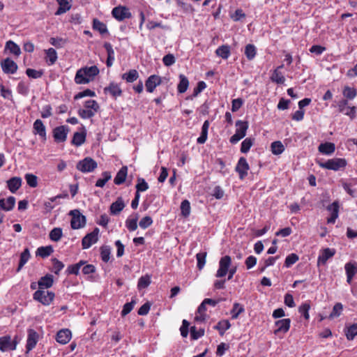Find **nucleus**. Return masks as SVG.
I'll return each instance as SVG.
<instances>
[{"instance_id": "4c0bfd02", "label": "nucleus", "mask_w": 357, "mask_h": 357, "mask_svg": "<svg viewBox=\"0 0 357 357\" xmlns=\"http://www.w3.org/2000/svg\"><path fill=\"white\" fill-rule=\"evenodd\" d=\"M5 50H8L11 54H13L15 56H19L21 54V50L19 45H17L12 40H8L6 42Z\"/></svg>"}, {"instance_id": "a878e982", "label": "nucleus", "mask_w": 357, "mask_h": 357, "mask_svg": "<svg viewBox=\"0 0 357 357\" xmlns=\"http://www.w3.org/2000/svg\"><path fill=\"white\" fill-rule=\"evenodd\" d=\"M128 175V167L127 166H123L119 171L117 172L114 183L116 185H121L126 181Z\"/></svg>"}, {"instance_id": "4be33fe9", "label": "nucleus", "mask_w": 357, "mask_h": 357, "mask_svg": "<svg viewBox=\"0 0 357 357\" xmlns=\"http://www.w3.org/2000/svg\"><path fill=\"white\" fill-rule=\"evenodd\" d=\"M105 93H109L112 97L116 98L122 95V90L120 85L115 82H110L109 84L104 89Z\"/></svg>"}, {"instance_id": "f257e3e1", "label": "nucleus", "mask_w": 357, "mask_h": 357, "mask_svg": "<svg viewBox=\"0 0 357 357\" xmlns=\"http://www.w3.org/2000/svg\"><path fill=\"white\" fill-rule=\"evenodd\" d=\"M99 69L96 66H85L79 68L76 72L75 82L77 84H86L93 81L99 74Z\"/></svg>"}, {"instance_id": "1a4fd4ad", "label": "nucleus", "mask_w": 357, "mask_h": 357, "mask_svg": "<svg viewBox=\"0 0 357 357\" xmlns=\"http://www.w3.org/2000/svg\"><path fill=\"white\" fill-rule=\"evenodd\" d=\"M99 229L96 227L91 232L87 234L82 240L83 249L89 248L93 244L98 241Z\"/></svg>"}, {"instance_id": "a18cd8bd", "label": "nucleus", "mask_w": 357, "mask_h": 357, "mask_svg": "<svg viewBox=\"0 0 357 357\" xmlns=\"http://www.w3.org/2000/svg\"><path fill=\"white\" fill-rule=\"evenodd\" d=\"M271 80L273 82H275L277 84H283L284 82H285V77H284V75L282 74L281 72H280V70H278V68H276L271 77Z\"/></svg>"}, {"instance_id": "13d9d810", "label": "nucleus", "mask_w": 357, "mask_h": 357, "mask_svg": "<svg viewBox=\"0 0 357 357\" xmlns=\"http://www.w3.org/2000/svg\"><path fill=\"white\" fill-rule=\"evenodd\" d=\"M310 309V305L309 303H303L298 307L299 313L304 317L306 320H308L310 318L309 310Z\"/></svg>"}, {"instance_id": "3c124183", "label": "nucleus", "mask_w": 357, "mask_h": 357, "mask_svg": "<svg viewBox=\"0 0 357 357\" xmlns=\"http://www.w3.org/2000/svg\"><path fill=\"white\" fill-rule=\"evenodd\" d=\"M347 340H352L357 335V324H354L347 328L345 332Z\"/></svg>"}, {"instance_id": "412c9836", "label": "nucleus", "mask_w": 357, "mask_h": 357, "mask_svg": "<svg viewBox=\"0 0 357 357\" xmlns=\"http://www.w3.org/2000/svg\"><path fill=\"white\" fill-rule=\"evenodd\" d=\"M54 283V277L52 275L47 274L45 276L40 278L38 282V290H45L52 287Z\"/></svg>"}, {"instance_id": "bf43d9fd", "label": "nucleus", "mask_w": 357, "mask_h": 357, "mask_svg": "<svg viewBox=\"0 0 357 357\" xmlns=\"http://www.w3.org/2000/svg\"><path fill=\"white\" fill-rule=\"evenodd\" d=\"M181 211L183 216L185 218L189 216L190 213V204L188 200L185 199L181 202Z\"/></svg>"}, {"instance_id": "7ed1b4c3", "label": "nucleus", "mask_w": 357, "mask_h": 357, "mask_svg": "<svg viewBox=\"0 0 357 357\" xmlns=\"http://www.w3.org/2000/svg\"><path fill=\"white\" fill-rule=\"evenodd\" d=\"M54 298L55 294L53 291L47 290H36L33 294V300L43 305H50Z\"/></svg>"}, {"instance_id": "393cba45", "label": "nucleus", "mask_w": 357, "mask_h": 357, "mask_svg": "<svg viewBox=\"0 0 357 357\" xmlns=\"http://www.w3.org/2000/svg\"><path fill=\"white\" fill-rule=\"evenodd\" d=\"M125 207V204L122 197H118L116 201L113 202L110 206V213L112 215L119 214Z\"/></svg>"}, {"instance_id": "20e7f679", "label": "nucleus", "mask_w": 357, "mask_h": 357, "mask_svg": "<svg viewBox=\"0 0 357 357\" xmlns=\"http://www.w3.org/2000/svg\"><path fill=\"white\" fill-rule=\"evenodd\" d=\"M235 126L236 127V132L230 137L229 139V142L231 144H236L245 136L248 128V121L238 120L236 122Z\"/></svg>"}, {"instance_id": "49530a36", "label": "nucleus", "mask_w": 357, "mask_h": 357, "mask_svg": "<svg viewBox=\"0 0 357 357\" xmlns=\"http://www.w3.org/2000/svg\"><path fill=\"white\" fill-rule=\"evenodd\" d=\"M102 178L97 180L96 183V186L98 188H103L106 183L111 179L112 176L109 172H104L102 173Z\"/></svg>"}, {"instance_id": "79ce46f5", "label": "nucleus", "mask_w": 357, "mask_h": 357, "mask_svg": "<svg viewBox=\"0 0 357 357\" xmlns=\"http://www.w3.org/2000/svg\"><path fill=\"white\" fill-rule=\"evenodd\" d=\"M85 263L86 261H80L79 262L75 264L70 265L67 268L66 272L68 273V274H73L77 275L79 273V269L81 266H82Z\"/></svg>"}, {"instance_id": "c85d7f7f", "label": "nucleus", "mask_w": 357, "mask_h": 357, "mask_svg": "<svg viewBox=\"0 0 357 357\" xmlns=\"http://www.w3.org/2000/svg\"><path fill=\"white\" fill-rule=\"evenodd\" d=\"M139 73L135 69H131L128 72L122 74L121 78L128 83H132L139 78Z\"/></svg>"}, {"instance_id": "69168bd1", "label": "nucleus", "mask_w": 357, "mask_h": 357, "mask_svg": "<svg viewBox=\"0 0 357 357\" xmlns=\"http://www.w3.org/2000/svg\"><path fill=\"white\" fill-rule=\"evenodd\" d=\"M110 253V248L108 246H102L100 248V257L104 262L109 261Z\"/></svg>"}, {"instance_id": "c756f323", "label": "nucleus", "mask_w": 357, "mask_h": 357, "mask_svg": "<svg viewBox=\"0 0 357 357\" xmlns=\"http://www.w3.org/2000/svg\"><path fill=\"white\" fill-rule=\"evenodd\" d=\"M104 47L107 53V59L106 61V65L107 67H111L114 61V51L112 48V45L109 43H105Z\"/></svg>"}, {"instance_id": "4468645a", "label": "nucleus", "mask_w": 357, "mask_h": 357, "mask_svg": "<svg viewBox=\"0 0 357 357\" xmlns=\"http://www.w3.org/2000/svg\"><path fill=\"white\" fill-rule=\"evenodd\" d=\"M1 66L3 73L6 74H14L18 68L17 63L9 58L2 60L1 61Z\"/></svg>"}, {"instance_id": "58836bf2", "label": "nucleus", "mask_w": 357, "mask_h": 357, "mask_svg": "<svg viewBox=\"0 0 357 357\" xmlns=\"http://www.w3.org/2000/svg\"><path fill=\"white\" fill-rule=\"evenodd\" d=\"M54 252L53 248L51 245L42 246L37 249L36 255L41 257L42 258H46L49 257Z\"/></svg>"}, {"instance_id": "ddd939ff", "label": "nucleus", "mask_w": 357, "mask_h": 357, "mask_svg": "<svg viewBox=\"0 0 357 357\" xmlns=\"http://www.w3.org/2000/svg\"><path fill=\"white\" fill-rule=\"evenodd\" d=\"M291 320L289 318L282 319L275 321L274 334L278 335L280 333H286L290 328Z\"/></svg>"}, {"instance_id": "0eeeda50", "label": "nucleus", "mask_w": 357, "mask_h": 357, "mask_svg": "<svg viewBox=\"0 0 357 357\" xmlns=\"http://www.w3.org/2000/svg\"><path fill=\"white\" fill-rule=\"evenodd\" d=\"M97 162L91 158L87 157L79 161L76 165L78 170L82 172H91L97 168Z\"/></svg>"}, {"instance_id": "4d7b16f0", "label": "nucleus", "mask_w": 357, "mask_h": 357, "mask_svg": "<svg viewBox=\"0 0 357 357\" xmlns=\"http://www.w3.org/2000/svg\"><path fill=\"white\" fill-rule=\"evenodd\" d=\"M84 106V109L94 111V113H96L100 108L98 103L95 100H86Z\"/></svg>"}, {"instance_id": "2eb2a0df", "label": "nucleus", "mask_w": 357, "mask_h": 357, "mask_svg": "<svg viewBox=\"0 0 357 357\" xmlns=\"http://www.w3.org/2000/svg\"><path fill=\"white\" fill-rule=\"evenodd\" d=\"M33 132L34 135H38L43 141L47 139L46 128L40 119H37L33 123Z\"/></svg>"}, {"instance_id": "7c9ffc66", "label": "nucleus", "mask_w": 357, "mask_h": 357, "mask_svg": "<svg viewBox=\"0 0 357 357\" xmlns=\"http://www.w3.org/2000/svg\"><path fill=\"white\" fill-rule=\"evenodd\" d=\"M31 257L30 252L29 248H25L20 255V259L18 266L17 268V272H20L26 263L29 260Z\"/></svg>"}, {"instance_id": "e433bc0d", "label": "nucleus", "mask_w": 357, "mask_h": 357, "mask_svg": "<svg viewBox=\"0 0 357 357\" xmlns=\"http://www.w3.org/2000/svg\"><path fill=\"white\" fill-rule=\"evenodd\" d=\"M231 327V324L229 320L223 319L220 321L217 325L214 326V328L219 331L221 336L224 335L225 331Z\"/></svg>"}, {"instance_id": "aec40b11", "label": "nucleus", "mask_w": 357, "mask_h": 357, "mask_svg": "<svg viewBox=\"0 0 357 357\" xmlns=\"http://www.w3.org/2000/svg\"><path fill=\"white\" fill-rule=\"evenodd\" d=\"M339 203L335 201L327 207V210L331 212V217L327 219L328 224H333L338 218L339 214Z\"/></svg>"}, {"instance_id": "bb28decb", "label": "nucleus", "mask_w": 357, "mask_h": 357, "mask_svg": "<svg viewBox=\"0 0 357 357\" xmlns=\"http://www.w3.org/2000/svg\"><path fill=\"white\" fill-rule=\"evenodd\" d=\"M57 2L59 6L55 13L56 15L63 14L71 8V0H57Z\"/></svg>"}, {"instance_id": "f3484780", "label": "nucleus", "mask_w": 357, "mask_h": 357, "mask_svg": "<svg viewBox=\"0 0 357 357\" xmlns=\"http://www.w3.org/2000/svg\"><path fill=\"white\" fill-rule=\"evenodd\" d=\"M335 254V249H331L329 248H325L321 251L320 255L318 257L317 259V265L319 266L321 264L324 265L326 264L327 261L333 257Z\"/></svg>"}, {"instance_id": "473e14b6", "label": "nucleus", "mask_w": 357, "mask_h": 357, "mask_svg": "<svg viewBox=\"0 0 357 357\" xmlns=\"http://www.w3.org/2000/svg\"><path fill=\"white\" fill-rule=\"evenodd\" d=\"M45 60L49 66L53 65L57 60V53L54 48H49L45 50Z\"/></svg>"}, {"instance_id": "5fc2aeb1", "label": "nucleus", "mask_w": 357, "mask_h": 357, "mask_svg": "<svg viewBox=\"0 0 357 357\" xmlns=\"http://www.w3.org/2000/svg\"><path fill=\"white\" fill-rule=\"evenodd\" d=\"M62 236V229L59 227L54 228L50 233V238L54 242L59 241Z\"/></svg>"}, {"instance_id": "c03bdc74", "label": "nucleus", "mask_w": 357, "mask_h": 357, "mask_svg": "<svg viewBox=\"0 0 357 357\" xmlns=\"http://www.w3.org/2000/svg\"><path fill=\"white\" fill-rule=\"evenodd\" d=\"M271 148L274 155H280L284 151V146L280 141L273 142L271 145Z\"/></svg>"}, {"instance_id": "c9c22d12", "label": "nucleus", "mask_w": 357, "mask_h": 357, "mask_svg": "<svg viewBox=\"0 0 357 357\" xmlns=\"http://www.w3.org/2000/svg\"><path fill=\"white\" fill-rule=\"evenodd\" d=\"M319 151L326 155H330L335 151V146L333 143L326 142L319 146Z\"/></svg>"}, {"instance_id": "6e6d98bb", "label": "nucleus", "mask_w": 357, "mask_h": 357, "mask_svg": "<svg viewBox=\"0 0 357 357\" xmlns=\"http://www.w3.org/2000/svg\"><path fill=\"white\" fill-rule=\"evenodd\" d=\"M254 140L251 138L245 139L241 143V151L243 153H246L249 151L251 146L253 145Z\"/></svg>"}, {"instance_id": "ea45409f", "label": "nucleus", "mask_w": 357, "mask_h": 357, "mask_svg": "<svg viewBox=\"0 0 357 357\" xmlns=\"http://www.w3.org/2000/svg\"><path fill=\"white\" fill-rule=\"evenodd\" d=\"M93 29L99 31L100 34L106 33L108 31L106 24L100 22L98 19H93Z\"/></svg>"}, {"instance_id": "39448f33", "label": "nucleus", "mask_w": 357, "mask_h": 357, "mask_svg": "<svg viewBox=\"0 0 357 357\" xmlns=\"http://www.w3.org/2000/svg\"><path fill=\"white\" fill-rule=\"evenodd\" d=\"M69 215L72 216L70 226L73 229L82 228L86 225V217L83 215L78 209L70 211Z\"/></svg>"}, {"instance_id": "5701e85b", "label": "nucleus", "mask_w": 357, "mask_h": 357, "mask_svg": "<svg viewBox=\"0 0 357 357\" xmlns=\"http://www.w3.org/2000/svg\"><path fill=\"white\" fill-rule=\"evenodd\" d=\"M71 339V332L69 329L60 330L57 334L56 340L62 344H67Z\"/></svg>"}, {"instance_id": "6ab92c4d", "label": "nucleus", "mask_w": 357, "mask_h": 357, "mask_svg": "<svg viewBox=\"0 0 357 357\" xmlns=\"http://www.w3.org/2000/svg\"><path fill=\"white\" fill-rule=\"evenodd\" d=\"M249 169V165L245 158L241 157L237 163L236 167V171L238 173L239 177L243 179L248 174Z\"/></svg>"}, {"instance_id": "e2e57ef3", "label": "nucleus", "mask_w": 357, "mask_h": 357, "mask_svg": "<svg viewBox=\"0 0 357 357\" xmlns=\"http://www.w3.org/2000/svg\"><path fill=\"white\" fill-rule=\"evenodd\" d=\"M206 252H199L196 255L197 260V268L202 270L206 263Z\"/></svg>"}, {"instance_id": "a211bd4d", "label": "nucleus", "mask_w": 357, "mask_h": 357, "mask_svg": "<svg viewBox=\"0 0 357 357\" xmlns=\"http://www.w3.org/2000/svg\"><path fill=\"white\" fill-rule=\"evenodd\" d=\"M344 268L347 274V282L351 284L354 276L357 273V263L349 261L345 264Z\"/></svg>"}, {"instance_id": "680f3d73", "label": "nucleus", "mask_w": 357, "mask_h": 357, "mask_svg": "<svg viewBox=\"0 0 357 357\" xmlns=\"http://www.w3.org/2000/svg\"><path fill=\"white\" fill-rule=\"evenodd\" d=\"M151 283V278L148 275L142 276L138 281L137 287L139 289H145Z\"/></svg>"}, {"instance_id": "9d476101", "label": "nucleus", "mask_w": 357, "mask_h": 357, "mask_svg": "<svg viewBox=\"0 0 357 357\" xmlns=\"http://www.w3.org/2000/svg\"><path fill=\"white\" fill-rule=\"evenodd\" d=\"M112 16L118 21H123L132 17L129 9L125 6H117L112 11Z\"/></svg>"}, {"instance_id": "338daca9", "label": "nucleus", "mask_w": 357, "mask_h": 357, "mask_svg": "<svg viewBox=\"0 0 357 357\" xmlns=\"http://www.w3.org/2000/svg\"><path fill=\"white\" fill-rule=\"evenodd\" d=\"M342 310H343V305H342V303H337L333 306V310L331 312L330 316H329L330 318L339 317L341 314Z\"/></svg>"}, {"instance_id": "f03ea898", "label": "nucleus", "mask_w": 357, "mask_h": 357, "mask_svg": "<svg viewBox=\"0 0 357 357\" xmlns=\"http://www.w3.org/2000/svg\"><path fill=\"white\" fill-rule=\"evenodd\" d=\"M319 167L334 171H339L345 168L347 162L344 158H335L328 159L326 162H319Z\"/></svg>"}, {"instance_id": "de8ad7c7", "label": "nucleus", "mask_w": 357, "mask_h": 357, "mask_svg": "<svg viewBox=\"0 0 357 357\" xmlns=\"http://www.w3.org/2000/svg\"><path fill=\"white\" fill-rule=\"evenodd\" d=\"M245 310L244 307L238 303H235L233 305V308L231 310V318L236 319L238 317L239 314L243 312Z\"/></svg>"}, {"instance_id": "09e8293b", "label": "nucleus", "mask_w": 357, "mask_h": 357, "mask_svg": "<svg viewBox=\"0 0 357 357\" xmlns=\"http://www.w3.org/2000/svg\"><path fill=\"white\" fill-rule=\"evenodd\" d=\"M138 215L136 214L134 218H128L126 221V226L130 231H133L137 228Z\"/></svg>"}, {"instance_id": "774afa93", "label": "nucleus", "mask_w": 357, "mask_h": 357, "mask_svg": "<svg viewBox=\"0 0 357 357\" xmlns=\"http://www.w3.org/2000/svg\"><path fill=\"white\" fill-rule=\"evenodd\" d=\"M26 75L33 79H38L42 77L43 72L42 70H36L32 68H27L26 70Z\"/></svg>"}, {"instance_id": "b1692460", "label": "nucleus", "mask_w": 357, "mask_h": 357, "mask_svg": "<svg viewBox=\"0 0 357 357\" xmlns=\"http://www.w3.org/2000/svg\"><path fill=\"white\" fill-rule=\"evenodd\" d=\"M15 204V198L13 196L8 197L6 200L3 198L0 199V208L5 211H11Z\"/></svg>"}, {"instance_id": "8fccbe9b", "label": "nucleus", "mask_w": 357, "mask_h": 357, "mask_svg": "<svg viewBox=\"0 0 357 357\" xmlns=\"http://www.w3.org/2000/svg\"><path fill=\"white\" fill-rule=\"evenodd\" d=\"M342 93L347 99L352 100L356 96L357 91L354 88L347 86L344 88Z\"/></svg>"}, {"instance_id": "6e6552de", "label": "nucleus", "mask_w": 357, "mask_h": 357, "mask_svg": "<svg viewBox=\"0 0 357 357\" xmlns=\"http://www.w3.org/2000/svg\"><path fill=\"white\" fill-rule=\"evenodd\" d=\"M231 265V258L229 255H225L220 258L219 261V268L216 272V278H223L227 274Z\"/></svg>"}, {"instance_id": "0e129e2a", "label": "nucleus", "mask_w": 357, "mask_h": 357, "mask_svg": "<svg viewBox=\"0 0 357 357\" xmlns=\"http://www.w3.org/2000/svg\"><path fill=\"white\" fill-rule=\"evenodd\" d=\"M25 179L27 184L31 188H36L38 185V178L32 174H26Z\"/></svg>"}, {"instance_id": "f704fd0d", "label": "nucleus", "mask_w": 357, "mask_h": 357, "mask_svg": "<svg viewBox=\"0 0 357 357\" xmlns=\"http://www.w3.org/2000/svg\"><path fill=\"white\" fill-rule=\"evenodd\" d=\"M209 128V121L208 120L205 121L202 127V132L201 135L197 138V142L198 144H202L206 142L208 136V130Z\"/></svg>"}, {"instance_id": "f8f14e48", "label": "nucleus", "mask_w": 357, "mask_h": 357, "mask_svg": "<svg viewBox=\"0 0 357 357\" xmlns=\"http://www.w3.org/2000/svg\"><path fill=\"white\" fill-rule=\"evenodd\" d=\"M68 128L66 126L56 127L53 130V137L57 143L64 142L67 139Z\"/></svg>"}, {"instance_id": "a19ab883", "label": "nucleus", "mask_w": 357, "mask_h": 357, "mask_svg": "<svg viewBox=\"0 0 357 357\" xmlns=\"http://www.w3.org/2000/svg\"><path fill=\"white\" fill-rule=\"evenodd\" d=\"M215 53L218 56L227 59L230 55V48L228 45H222L216 50Z\"/></svg>"}, {"instance_id": "052dcab7", "label": "nucleus", "mask_w": 357, "mask_h": 357, "mask_svg": "<svg viewBox=\"0 0 357 357\" xmlns=\"http://www.w3.org/2000/svg\"><path fill=\"white\" fill-rule=\"evenodd\" d=\"M299 259L298 256L295 253H291L289 255L284 261V266L287 268L290 267L291 265L294 264Z\"/></svg>"}, {"instance_id": "423d86ee", "label": "nucleus", "mask_w": 357, "mask_h": 357, "mask_svg": "<svg viewBox=\"0 0 357 357\" xmlns=\"http://www.w3.org/2000/svg\"><path fill=\"white\" fill-rule=\"evenodd\" d=\"M18 337L15 336L12 340L10 335H5L0 337V351L5 352L7 351H14L16 349L18 344Z\"/></svg>"}, {"instance_id": "dca6fc26", "label": "nucleus", "mask_w": 357, "mask_h": 357, "mask_svg": "<svg viewBox=\"0 0 357 357\" xmlns=\"http://www.w3.org/2000/svg\"><path fill=\"white\" fill-rule=\"evenodd\" d=\"M28 337L26 340V349L27 352L32 350L36 345L38 340V334L33 329L28 330Z\"/></svg>"}, {"instance_id": "9b49d317", "label": "nucleus", "mask_w": 357, "mask_h": 357, "mask_svg": "<svg viewBox=\"0 0 357 357\" xmlns=\"http://www.w3.org/2000/svg\"><path fill=\"white\" fill-rule=\"evenodd\" d=\"M162 77L157 75H150L145 81L146 90L149 93H153L155 88L162 84Z\"/></svg>"}, {"instance_id": "37998d69", "label": "nucleus", "mask_w": 357, "mask_h": 357, "mask_svg": "<svg viewBox=\"0 0 357 357\" xmlns=\"http://www.w3.org/2000/svg\"><path fill=\"white\" fill-rule=\"evenodd\" d=\"M206 304H204V301L199 305L197 308V314L195 317V320L198 321H204L206 318L205 312L206 311Z\"/></svg>"}, {"instance_id": "cd10ccee", "label": "nucleus", "mask_w": 357, "mask_h": 357, "mask_svg": "<svg viewBox=\"0 0 357 357\" xmlns=\"http://www.w3.org/2000/svg\"><path fill=\"white\" fill-rule=\"evenodd\" d=\"M22 179L20 177H13L7 181L9 190L15 193L21 186Z\"/></svg>"}, {"instance_id": "2f4dec72", "label": "nucleus", "mask_w": 357, "mask_h": 357, "mask_svg": "<svg viewBox=\"0 0 357 357\" xmlns=\"http://www.w3.org/2000/svg\"><path fill=\"white\" fill-rule=\"evenodd\" d=\"M86 132L84 130L83 132H76L74 133L73 135V139H72V144L77 146H81L82 144L84 143L85 140H86Z\"/></svg>"}, {"instance_id": "72a5a7b5", "label": "nucleus", "mask_w": 357, "mask_h": 357, "mask_svg": "<svg viewBox=\"0 0 357 357\" xmlns=\"http://www.w3.org/2000/svg\"><path fill=\"white\" fill-rule=\"evenodd\" d=\"M179 79H180V82L177 86V90H178V93H183L187 91V89L188 88L189 80H188V77L183 74H181L179 75Z\"/></svg>"}, {"instance_id": "864d4df0", "label": "nucleus", "mask_w": 357, "mask_h": 357, "mask_svg": "<svg viewBox=\"0 0 357 357\" xmlns=\"http://www.w3.org/2000/svg\"><path fill=\"white\" fill-rule=\"evenodd\" d=\"M135 188L137 190L135 193H139L140 192H144L146 190H148L149 185L144 178H138L137 183Z\"/></svg>"}, {"instance_id": "603ef678", "label": "nucleus", "mask_w": 357, "mask_h": 357, "mask_svg": "<svg viewBox=\"0 0 357 357\" xmlns=\"http://www.w3.org/2000/svg\"><path fill=\"white\" fill-rule=\"evenodd\" d=\"M245 54L248 60H252L256 55V48L254 45L248 44L245 46Z\"/></svg>"}]
</instances>
